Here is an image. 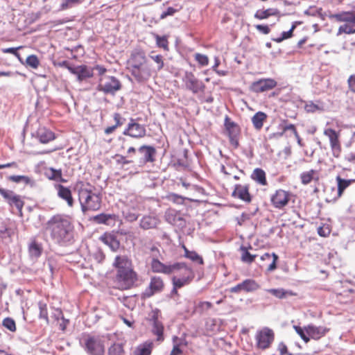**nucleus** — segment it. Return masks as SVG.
<instances>
[{"instance_id": "f257e3e1", "label": "nucleus", "mask_w": 355, "mask_h": 355, "mask_svg": "<svg viewBox=\"0 0 355 355\" xmlns=\"http://www.w3.org/2000/svg\"><path fill=\"white\" fill-rule=\"evenodd\" d=\"M73 225L70 218L63 214L51 216L45 225V230L51 240L61 247L71 245L73 241Z\"/></svg>"}, {"instance_id": "f03ea898", "label": "nucleus", "mask_w": 355, "mask_h": 355, "mask_svg": "<svg viewBox=\"0 0 355 355\" xmlns=\"http://www.w3.org/2000/svg\"><path fill=\"white\" fill-rule=\"evenodd\" d=\"M78 200L84 214L87 211H97L101 206V195L95 192V188L89 184H83L78 189Z\"/></svg>"}, {"instance_id": "7ed1b4c3", "label": "nucleus", "mask_w": 355, "mask_h": 355, "mask_svg": "<svg viewBox=\"0 0 355 355\" xmlns=\"http://www.w3.org/2000/svg\"><path fill=\"white\" fill-rule=\"evenodd\" d=\"M329 18L337 22H343L338 31V34L343 33L352 34L355 33V12L352 11H343L329 15Z\"/></svg>"}, {"instance_id": "20e7f679", "label": "nucleus", "mask_w": 355, "mask_h": 355, "mask_svg": "<svg viewBox=\"0 0 355 355\" xmlns=\"http://www.w3.org/2000/svg\"><path fill=\"white\" fill-rule=\"evenodd\" d=\"M83 347L89 355H103L105 353V339L100 335L89 334L83 338Z\"/></svg>"}, {"instance_id": "39448f33", "label": "nucleus", "mask_w": 355, "mask_h": 355, "mask_svg": "<svg viewBox=\"0 0 355 355\" xmlns=\"http://www.w3.org/2000/svg\"><path fill=\"white\" fill-rule=\"evenodd\" d=\"M137 280V274L133 268L118 271L116 273V282L121 290L130 289Z\"/></svg>"}, {"instance_id": "423d86ee", "label": "nucleus", "mask_w": 355, "mask_h": 355, "mask_svg": "<svg viewBox=\"0 0 355 355\" xmlns=\"http://www.w3.org/2000/svg\"><path fill=\"white\" fill-rule=\"evenodd\" d=\"M60 65L67 68L70 73L76 76L77 80L82 82L94 76L93 69L87 65L73 66L67 60L62 61Z\"/></svg>"}, {"instance_id": "0eeeda50", "label": "nucleus", "mask_w": 355, "mask_h": 355, "mask_svg": "<svg viewBox=\"0 0 355 355\" xmlns=\"http://www.w3.org/2000/svg\"><path fill=\"white\" fill-rule=\"evenodd\" d=\"M121 87L120 81L114 76H102L97 86L99 92L105 94H114Z\"/></svg>"}, {"instance_id": "6e6552de", "label": "nucleus", "mask_w": 355, "mask_h": 355, "mask_svg": "<svg viewBox=\"0 0 355 355\" xmlns=\"http://www.w3.org/2000/svg\"><path fill=\"white\" fill-rule=\"evenodd\" d=\"M160 311L158 309H155L150 314L149 321L152 324V332L154 335L157 336V341L164 340V325L159 320Z\"/></svg>"}, {"instance_id": "1a4fd4ad", "label": "nucleus", "mask_w": 355, "mask_h": 355, "mask_svg": "<svg viewBox=\"0 0 355 355\" xmlns=\"http://www.w3.org/2000/svg\"><path fill=\"white\" fill-rule=\"evenodd\" d=\"M180 265L178 264H165L161 262L155 254H153V257L150 261V268L153 272L156 273H163L165 275H171L174 273V270L178 268Z\"/></svg>"}, {"instance_id": "9d476101", "label": "nucleus", "mask_w": 355, "mask_h": 355, "mask_svg": "<svg viewBox=\"0 0 355 355\" xmlns=\"http://www.w3.org/2000/svg\"><path fill=\"white\" fill-rule=\"evenodd\" d=\"M257 347L262 349L268 348L274 340V333L272 329L265 327L258 331L256 335Z\"/></svg>"}, {"instance_id": "9b49d317", "label": "nucleus", "mask_w": 355, "mask_h": 355, "mask_svg": "<svg viewBox=\"0 0 355 355\" xmlns=\"http://www.w3.org/2000/svg\"><path fill=\"white\" fill-rule=\"evenodd\" d=\"M123 134L133 138H142L146 135V130L144 125L137 123L135 119H130L128 127L124 130Z\"/></svg>"}, {"instance_id": "f8f14e48", "label": "nucleus", "mask_w": 355, "mask_h": 355, "mask_svg": "<svg viewBox=\"0 0 355 355\" xmlns=\"http://www.w3.org/2000/svg\"><path fill=\"white\" fill-rule=\"evenodd\" d=\"M164 282L160 277L153 276L150 278L149 286L146 288L144 295L150 297L155 293H161L164 289Z\"/></svg>"}, {"instance_id": "ddd939ff", "label": "nucleus", "mask_w": 355, "mask_h": 355, "mask_svg": "<svg viewBox=\"0 0 355 355\" xmlns=\"http://www.w3.org/2000/svg\"><path fill=\"white\" fill-rule=\"evenodd\" d=\"M184 80L187 88L194 94L202 91L205 88L202 82L197 79L191 72H186Z\"/></svg>"}, {"instance_id": "4468645a", "label": "nucleus", "mask_w": 355, "mask_h": 355, "mask_svg": "<svg viewBox=\"0 0 355 355\" xmlns=\"http://www.w3.org/2000/svg\"><path fill=\"white\" fill-rule=\"evenodd\" d=\"M277 82L272 78L260 79L252 83L250 89L256 93L263 92L275 87Z\"/></svg>"}, {"instance_id": "2eb2a0df", "label": "nucleus", "mask_w": 355, "mask_h": 355, "mask_svg": "<svg viewBox=\"0 0 355 355\" xmlns=\"http://www.w3.org/2000/svg\"><path fill=\"white\" fill-rule=\"evenodd\" d=\"M270 200L275 208L282 209L288 205L290 200V194L284 190L279 189L272 195Z\"/></svg>"}, {"instance_id": "dca6fc26", "label": "nucleus", "mask_w": 355, "mask_h": 355, "mask_svg": "<svg viewBox=\"0 0 355 355\" xmlns=\"http://www.w3.org/2000/svg\"><path fill=\"white\" fill-rule=\"evenodd\" d=\"M160 222L157 216L146 214L140 219L139 227L144 230L155 229L160 224Z\"/></svg>"}, {"instance_id": "f3484780", "label": "nucleus", "mask_w": 355, "mask_h": 355, "mask_svg": "<svg viewBox=\"0 0 355 355\" xmlns=\"http://www.w3.org/2000/svg\"><path fill=\"white\" fill-rule=\"evenodd\" d=\"M139 153L141 155L140 158V164H146L148 162H153L156 155V149L152 146L144 145L139 148Z\"/></svg>"}, {"instance_id": "a211bd4d", "label": "nucleus", "mask_w": 355, "mask_h": 355, "mask_svg": "<svg viewBox=\"0 0 355 355\" xmlns=\"http://www.w3.org/2000/svg\"><path fill=\"white\" fill-rule=\"evenodd\" d=\"M132 75L138 82L148 80L151 76V69L147 62H145L137 69H132Z\"/></svg>"}, {"instance_id": "6ab92c4d", "label": "nucleus", "mask_w": 355, "mask_h": 355, "mask_svg": "<svg viewBox=\"0 0 355 355\" xmlns=\"http://www.w3.org/2000/svg\"><path fill=\"white\" fill-rule=\"evenodd\" d=\"M112 265L115 268L116 272L133 268L131 259L125 255L116 256Z\"/></svg>"}, {"instance_id": "aec40b11", "label": "nucleus", "mask_w": 355, "mask_h": 355, "mask_svg": "<svg viewBox=\"0 0 355 355\" xmlns=\"http://www.w3.org/2000/svg\"><path fill=\"white\" fill-rule=\"evenodd\" d=\"M260 259L264 262L262 267L267 266L268 272H272L277 268V261L279 257L275 253L266 252L261 256Z\"/></svg>"}, {"instance_id": "412c9836", "label": "nucleus", "mask_w": 355, "mask_h": 355, "mask_svg": "<svg viewBox=\"0 0 355 355\" xmlns=\"http://www.w3.org/2000/svg\"><path fill=\"white\" fill-rule=\"evenodd\" d=\"M232 196L238 198L245 202H250L251 201V196L248 185L236 184L232 192Z\"/></svg>"}, {"instance_id": "4be33fe9", "label": "nucleus", "mask_w": 355, "mask_h": 355, "mask_svg": "<svg viewBox=\"0 0 355 355\" xmlns=\"http://www.w3.org/2000/svg\"><path fill=\"white\" fill-rule=\"evenodd\" d=\"M305 331L309 338L318 340L325 335L328 329L321 326L316 327L313 324H309L305 327Z\"/></svg>"}, {"instance_id": "5701e85b", "label": "nucleus", "mask_w": 355, "mask_h": 355, "mask_svg": "<svg viewBox=\"0 0 355 355\" xmlns=\"http://www.w3.org/2000/svg\"><path fill=\"white\" fill-rule=\"evenodd\" d=\"M55 189L58 191V196L65 200L69 207H72L73 206L74 201L70 189L62 184L55 185Z\"/></svg>"}, {"instance_id": "b1692460", "label": "nucleus", "mask_w": 355, "mask_h": 355, "mask_svg": "<svg viewBox=\"0 0 355 355\" xmlns=\"http://www.w3.org/2000/svg\"><path fill=\"white\" fill-rule=\"evenodd\" d=\"M146 62V57L144 53L142 52H136L132 54L130 60L128 62V69L130 70L131 73L132 72V69L135 68H138L143 64Z\"/></svg>"}, {"instance_id": "393cba45", "label": "nucleus", "mask_w": 355, "mask_h": 355, "mask_svg": "<svg viewBox=\"0 0 355 355\" xmlns=\"http://www.w3.org/2000/svg\"><path fill=\"white\" fill-rule=\"evenodd\" d=\"M36 138L42 144H47L55 139V134L45 127H40L35 133Z\"/></svg>"}, {"instance_id": "a878e982", "label": "nucleus", "mask_w": 355, "mask_h": 355, "mask_svg": "<svg viewBox=\"0 0 355 355\" xmlns=\"http://www.w3.org/2000/svg\"><path fill=\"white\" fill-rule=\"evenodd\" d=\"M101 241L113 252L117 251L120 247V242L114 234L106 233L101 237Z\"/></svg>"}, {"instance_id": "bb28decb", "label": "nucleus", "mask_w": 355, "mask_h": 355, "mask_svg": "<svg viewBox=\"0 0 355 355\" xmlns=\"http://www.w3.org/2000/svg\"><path fill=\"white\" fill-rule=\"evenodd\" d=\"M189 276H182L180 277H173L172 279L173 286H175L176 288H180L185 285L189 284L195 277V273L193 270H189L187 269Z\"/></svg>"}, {"instance_id": "cd10ccee", "label": "nucleus", "mask_w": 355, "mask_h": 355, "mask_svg": "<svg viewBox=\"0 0 355 355\" xmlns=\"http://www.w3.org/2000/svg\"><path fill=\"white\" fill-rule=\"evenodd\" d=\"M124 218L128 222L136 221L139 216V210L135 206H125L122 211Z\"/></svg>"}, {"instance_id": "c85d7f7f", "label": "nucleus", "mask_w": 355, "mask_h": 355, "mask_svg": "<svg viewBox=\"0 0 355 355\" xmlns=\"http://www.w3.org/2000/svg\"><path fill=\"white\" fill-rule=\"evenodd\" d=\"M117 216L115 214H101L94 217V220L98 224H105L110 226L114 225Z\"/></svg>"}, {"instance_id": "c756f323", "label": "nucleus", "mask_w": 355, "mask_h": 355, "mask_svg": "<svg viewBox=\"0 0 355 355\" xmlns=\"http://www.w3.org/2000/svg\"><path fill=\"white\" fill-rule=\"evenodd\" d=\"M43 252L42 244L35 239L31 241L28 245V252L32 259L39 258Z\"/></svg>"}, {"instance_id": "7c9ffc66", "label": "nucleus", "mask_w": 355, "mask_h": 355, "mask_svg": "<svg viewBox=\"0 0 355 355\" xmlns=\"http://www.w3.org/2000/svg\"><path fill=\"white\" fill-rule=\"evenodd\" d=\"M44 175L46 178L56 182H65L66 180L62 178L61 169H55L54 168H49L44 172Z\"/></svg>"}, {"instance_id": "2f4dec72", "label": "nucleus", "mask_w": 355, "mask_h": 355, "mask_svg": "<svg viewBox=\"0 0 355 355\" xmlns=\"http://www.w3.org/2000/svg\"><path fill=\"white\" fill-rule=\"evenodd\" d=\"M153 343L150 341L139 345L133 352V355H150L152 352Z\"/></svg>"}, {"instance_id": "473e14b6", "label": "nucleus", "mask_w": 355, "mask_h": 355, "mask_svg": "<svg viewBox=\"0 0 355 355\" xmlns=\"http://www.w3.org/2000/svg\"><path fill=\"white\" fill-rule=\"evenodd\" d=\"M241 285V291L245 292H254L258 290L260 287L259 284L254 279H247L239 283Z\"/></svg>"}, {"instance_id": "72a5a7b5", "label": "nucleus", "mask_w": 355, "mask_h": 355, "mask_svg": "<svg viewBox=\"0 0 355 355\" xmlns=\"http://www.w3.org/2000/svg\"><path fill=\"white\" fill-rule=\"evenodd\" d=\"M336 181H337L338 191H337V196L334 198V200H336L337 199H338L339 198L341 197L345 189L351 184V183L352 182L353 180L343 179L338 175L336 177Z\"/></svg>"}, {"instance_id": "f704fd0d", "label": "nucleus", "mask_w": 355, "mask_h": 355, "mask_svg": "<svg viewBox=\"0 0 355 355\" xmlns=\"http://www.w3.org/2000/svg\"><path fill=\"white\" fill-rule=\"evenodd\" d=\"M279 14V11L277 8H268L266 10H258L254 17L259 19H267L270 16H277Z\"/></svg>"}, {"instance_id": "c9c22d12", "label": "nucleus", "mask_w": 355, "mask_h": 355, "mask_svg": "<svg viewBox=\"0 0 355 355\" xmlns=\"http://www.w3.org/2000/svg\"><path fill=\"white\" fill-rule=\"evenodd\" d=\"M9 180L15 183L23 182L31 187H35L36 185V182L33 179L26 175H11L9 177Z\"/></svg>"}, {"instance_id": "e433bc0d", "label": "nucleus", "mask_w": 355, "mask_h": 355, "mask_svg": "<svg viewBox=\"0 0 355 355\" xmlns=\"http://www.w3.org/2000/svg\"><path fill=\"white\" fill-rule=\"evenodd\" d=\"M304 110L306 112L314 113L318 111H322L324 110V106L320 101L313 102L312 101H309L305 103Z\"/></svg>"}, {"instance_id": "4c0bfd02", "label": "nucleus", "mask_w": 355, "mask_h": 355, "mask_svg": "<svg viewBox=\"0 0 355 355\" xmlns=\"http://www.w3.org/2000/svg\"><path fill=\"white\" fill-rule=\"evenodd\" d=\"M324 135L328 137L331 147L340 145L338 134L332 128H327L324 131Z\"/></svg>"}, {"instance_id": "58836bf2", "label": "nucleus", "mask_w": 355, "mask_h": 355, "mask_svg": "<svg viewBox=\"0 0 355 355\" xmlns=\"http://www.w3.org/2000/svg\"><path fill=\"white\" fill-rule=\"evenodd\" d=\"M267 115L262 112H257L252 118V122L254 127L257 130H260L263 125V121L266 120Z\"/></svg>"}, {"instance_id": "ea45409f", "label": "nucleus", "mask_w": 355, "mask_h": 355, "mask_svg": "<svg viewBox=\"0 0 355 355\" xmlns=\"http://www.w3.org/2000/svg\"><path fill=\"white\" fill-rule=\"evenodd\" d=\"M251 178L261 185L266 184V173L261 168H255L252 173Z\"/></svg>"}, {"instance_id": "a19ab883", "label": "nucleus", "mask_w": 355, "mask_h": 355, "mask_svg": "<svg viewBox=\"0 0 355 355\" xmlns=\"http://www.w3.org/2000/svg\"><path fill=\"white\" fill-rule=\"evenodd\" d=\"M183 249L184 251V256L186 258L193 262H197L200 265L203 264L204 262L202 257H200L196 252L188 250L184 245H183Z\"/></svg>"}, {"instance_id": "79ce46f5", "label": "nucleus", "mask_w": 355, "mask_h": 355, "mask_svg": "<svg viewBox=\"0 0 355 355\" xmlns=\"http://www.w3.org/2000/svg\"><path fill=\"white\" fill-rule=\"evenodd\" d=\"M225 127L228 135H230L232 132L239 134V127L234 121H232L228 116H226L225 119Z\"/></svg>"}, {"instance_id": "37998d69", "label": "nucleus", "mask_w": 355, "mask_h": 355, "mask_svg": "<svg viewBox=\"0 0 355 355\" xmlns=\"http://www.w3.org/2000/svg\"><path fill=\"white\" fill-rule=\"evenodd\" d=\"M240 250L241 251V261L244 263H251L254 261L256 255L250 254L248 248L245 246H241Z\"/></svg>"}, {"instance_id": "c03bdc74", "label": "nucleus", "mask_w": 355, "mask_h": 355, "mask_svg": "<svg viewBox=\"0 0 355 355\" xmlns=\"http://www.w3.org/2000/svg\"><path fill=\"white\" fill-rule=\"evenodd\" d=\"M38 307L40 309L39 318L43 319L46 324H49L46 304L40 302L38 303Z\"/></svg>"}, {"instance_id": "a18cd8bd", "label": "nucleus", "mask_w": 355, "mask_h": 355, "mask_svg": "<svg viewBox=\"0 0 355 355\" xmlns=\"http://www.w3.org/2000/svg\"><path fill=\"white\" fill-rule=\"evenodd\" d=\"M8 203L11 206H15L19 211H21L24 206L23 200L19 196L15 193L11 197V199L8 201Z\"/></svg>"}, {"instance_id": "49530a36", "label": "nucleus", "mask_w": 355, "mask_h": 355, "mask_svg": "<svg viewBox=\"0 0 355 355\" xmlns=\"http://www.w3.org/2000/svg\"><path fill=\"white\" fill-rule=\"evenodd\" d=\"M267 291L279 299H283L286 297V295L288 293L290 295H293L291 292L285 291L283 288H270L268 289Z\"/></svg>"}, {"instance_id": "de8ad7c7", "label": "nucleus", "mask_w": 355, "mask_h": 355, "mask_svg": "<svg viewBox=\"0 0 355 355\" xmlns=\"http://www.w3.org/2000/svg\"><path fill=\"white\" fill-rule=\"evenodd\" d=\"M107 355H124L123 346L120 344L112 345L108 349Z\"/></svg>"}, {"instance_id": "09e8293b", "label": "nucleus", "mask_w": 355, "mask_h": 355, "mask_svg": "<svg viewBox=\"0 0 355 355\" xmlns=\"http://www.w3.org/2000/svg\"><path fill=\"white\" fill-rule=\"evenodd\" d=\"M174 264L180 265L178 268L174 270V273L179 272L180 277H182L183 275L189 276V273H188L187 269H188L189 270H193V269L190 266H189L184 262H175V263H174Z\"/></svg>"}, {"instance_id": "8fccbe9b", "label": "nucleus", "mask_w": 355, "mask_h": 355, "mask_svg": "<svg viewBox=\"0 0 355 355\" xmlns=\"http://www.w3.org/2000/svg\"><path fill=\"white\" fill-rule=\"evenodd\" d=\"M12 233V230L9 229L6 224L1 221L0 222V238L6 239L10 237Z\"/></svg>"}, {"instance_id": "3c124183", "label": "nucleus", "mask_w": 355, "mask_h": 355, "mask_svg": "<svg viewBox=\"0 0 355 355\" xmlns=\"http://www.w3.org/2000/svg\"><path fill=\"white\" fill-rule=\"evenodd\" d=\"M26 64L27 66L33 69H37L39 66L40 62L36 55H31L26 58Z\"/></svg>"}, {"instance_id": "603ef678", "label": "nucleus", "mask_w": 355, "mask_h": 355, "mask_svg": "<svg viewBox=\"0 0 355 355\" xmlns=\"http://www.w3.org/2000/svg\"><path fill=\"white\" fill-rule=\"evenodd\" d=\"M84 0H64L60 6V8L62 10H67L81 3Z\"/></svg>"}, {"instance_id": "864d4df0", "label": "nucleus", "mask_w": 355, "mask_h": 355, "mask_svg": "<svg viewBox=\"0 0 355 355\" xmlns=\"http://www.w3.org/2000/svg\"><path fill=\"white\" fill-rule=\"evenodd\" d=\"M3 326L10 331H16V324L15 320L11 318H6L2 322Z\"/></svg>"}, {"instance_id": "5fc2aeb1", "label": "nucleus", "mask_w": 355, "mask_h": 355, "mask_svg": "<svg viewBox=\"0 0 355 355\" xmlns=\"http://www.w3.org/2000/svg\"><path fill=\"white\" fill-rule=\"evenodd\" d=\"M166 198L169 201L178 205H182L185 199L182 196H180L174 193H169Z\"/></svg>"}, {"instance_id": "6e6d98bb", "label": "nucleus", "mask_w": 355, "mask_h": 355, "mask_svg": "<svg viewBox=\"0 0 355 355\" xmlns=\"http://www.w3.org/2000/svg\"><path fill=\"white\" fill-rule=\"evenodd\" d=\"M295 24H293L289 31L283 32L281 37L273 38V40L276 42H281L284 40L291 37L293 31L295 28Z\"/></svg>"}, {"instance_id": "4d7b16f0", "label": "nucleus", "mask_w": 355, "mask_h": 355, "mask_svg": "<svg viewBox=\"0 0 355 355\" xmlns=\"http://www.w3.org/2000/svg\"><path fill=\"white\" fill-rule=\"evenodd\" d=\"M194 58L195 60L198 62V64L202 67L207 66L209 64L208 57L204 54L198 53H195Z\"/></svg>"}, {"instance_id": "13d9d810", "label": "nucleus", "mask_w": 355, "mask_h": 355, "mask_svg": "<svg viewBox=\"0 0 355 355\" xmlns=\"http://www.w3.org/2000/svg\"><path fill=\"white\" fill-rule=\"evenodd\" d=\"M313 171L309 172L303 173L301 174V181L304 184H308L313 179Z\"/></svg>"}, {"instance_id": "bf43d9fd", "label": "nucleus", "mask_w": 355, "mask_h": 355, "mask_svg": "<svg viewBox=\"0 0 355 355\" xmlns=\"http://www.w3.org/2000/svg\"><path fill=\"white\" fill-rule=\"evenodd\" d=\"M92 257L97 263H102L105 259V254L100 249H97L93 252Z\"/></svg>"}, {"instance_id": "052dcab7", "label": "nucleus", "mask_w": 355, "mask_h": 355, "mask_svg": "<svg viewBox=\"0 0 355 355\" xmlns=\"http://www.w3.org/2000/svg\"><path fill=\"white\" fill-rule=\"evenodd\" d=\"M293 328L295 329V330L297 332V334L300 336V338L306 343H307L310 340V338H309V336H306V334H305V331H304V330L303 329H302L299 326H295V325L293 327Z\"/></svg>"}, {"instance_id": "680f3d73", "label": "nucleus", "mask_w": 355, "mask_h": 355, "mask_svg": "<svg viewBox=\"0 0 355 355\" xmlns=\"http://www.w3.org/2000/svg\"><path fill=\"white\" fill-rule=\"evenodd\" d=\"M52 317H53L57 321L61 319L66 322H69V320L64 318L62 311L60 309H54L53 311L52 312Z\"/></svg>"}, {"instance_id": "e2e57ef3", "label": "nucleus", "mask_w": 355, "mask_h": 355, "mask_svg": "<svg viewBox=\"0 0 355 355\" xmlns=\"http://www.w3.org/2000/svg\"><path fill=\"white\" fill-rule=\"evenodd\" d=\"M150 57L152 60H153L157 64V70H160L164 67V62L162 60V56L159 54L157 55H150Z\"/></svg>"}, {"instance_id": "0e129e2a", "label": "nucleus", "mask_w": 355, "mask_h": 355, "mask_svg": "<svg viewBox=\"0 0 355 355\" xmlns=\"http://www.w3.org/2000/svg\"><path fill=\"white\" fill-rule=\"evenodd\" d=\"M239 134H235V132H232V134L229 136L230 144L234 146L235 148H237L239 146V140L238 137Z\"/></svg>"}, {"instance_id": "69168bd1", "label": "nucleus", "mask_w": 355, "mask_h": 355, "mask_svg": "<svg viewBox=\"0 0 355 355\" xmlns=\"http://www.w3.org/2000/svg\"><path fill=\"white\" fill-rule=\"evenodd\" d=\"M0 194L8 202L10 199H11V197L15 194V193L12 191L7 190V189H2L1 191Z\"/></svg>"}, {"instance_id": "338daca9", "label": "nucleus", "mask_w": 355, "mask_h": 355, "mask_svg": "<svg viewBox=\"0 0 355 355\" xmlns=\"http://www.w3.org/2000/svg\"><path fill=\"white\" fill-rule=\"evenodd\" d=\"M155 38L157 44H166L168 43L167 35L159 36L158 35H155Z\"/></svg>"}, {"instance_id": "774afa93", "label": "nucleus", "mask_w": 355, "mask_h": 355, "mask_svg": "<svg viewBox=\"0 0 355 355\" xmlns=\"http://www.w3.org/2000/svg\"><path fill=\"white\" fill-rule=\"evenodd\" d=\"M348 84L350 89L355 92V76H351L348 79Z\"/></svg>"}]
</instances>
